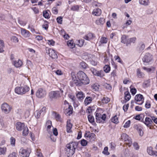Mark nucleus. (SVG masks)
<instances>
[{
	"mask_svg": "<svg viewBox=\"0 0 157 157\" xmlns=\"http://www.w3.org/2000/svg\"><path fill=\"white\" fill-rule=\"evenodd\" d=\"M88 118L89 121L90 122L92 123V122H94V117L93 116H92L90 115H89L88 116Z\"/></svg>",
	"mask_w": 157,
	"mask_h": 157,
	"instance_id": "48",
	"label": "nucleus"
},
{
	"mask_svg": "<svg viewBox=\"0 0 157 157\" xmlns=\"http://www.w3.org/2000/svg\"><path fill=\"white\" fill-rule=\"evenodd\" d=\"M91 71L94 75L101 78L102 77L104 76V72L103 71H97L93 68L91 69Z\"/></svg>",
	"mask_w": 157,
	"mask_h": 157,
	"instance_id": "11",
	"label": "nucleus"
},
{
	"mask_svg": "<svg viewBox=\"0 0 157 157\" xmlns=\"http://www.w3.org/2000/svg\"><path fill=\"white\" fill-rule=\"evenodd\" d=\"M63 92V91L60 90L59 91L51 92L49 94V96L51 98H56L61 96Z\"/></svg>",
	"mask_w": 157,
	"mask_h": 157,
	"instance_id": "6",
	"label": "nucleus"
},
{
	"mask_svg": "<svg viewBox=\"0 0 157 157\" xmlns=\"http://www.w3.org/2000/svg\"><path fill=\"white\" fill-rule=\"evenodd\" d=\"M71 10L74 11H78L79 10V6L78 5H74L71 7Z\"/></svg>",
	"mask_w": 157,
	"mask_h": 157,
	"instance_id": "41",
	"label": "nucleus"
},
{
	"mask_svg": "<svg viewBox=\"0 0 157 157\" xmlns=\"http://www.w3.org/2000/svg\"><path fill=\"white\" fill-rule=\"evenodd\" d=\"M16 153L15 152H13L12 153L10 154L8 157H16Z\"/></svg>",
	"mask_w": 157,
	"mask_h": 157,
	"instance_id": "61",
	"label": "nucleus"
},
{
	"mask_svg": "<svg viewBox=\"0 0 157 157\" xmlns=\"http://www.w3.org/2000/svg\"><path fill=\"white\" fill-rule=\"evenodd\" d=\"M36 155L37 157H43L42 154L38 150H37L36 152Z\"/></svg>",
	"mask_w": 157,
	"mask_h": 157,
	"instance_id": "62",
	"label": "nucleus"
},
{
	"mask_svg": "<svg viewBox=\"0 0 157 157\" xmlns=\"http://www.w3.org/2000/svg\"><path fill=\"white\" fill-rule=\"evenodd\" d=\"M41 114L40 113V112L39 110H36V111L34 113V115L37 119H39L40 118Z\"/></svg>",
	"mask_w": 157,
	"mask_h": 157,
	"instance_id": "38",
	"label": "nucleus"
},
{
	"mask_svg": "<svg viewBox=\"0 0 157 157\" xmlns=\"http://www.w3.org/2000/svg\"><path fill=\"white\" fill-rule=\"evenodd\" d=\"M144 98L143 96L140 94L136 95L135 97V103L139 105H141L144 102Z\"/></svg>",
	"mask_w": 157,
	"mask_h": 157,
	"instance_id": "7",
	"label": "nucleus"
},
{
	"mask_svg": "<svg viewBox=\"0 0 157 157\" xmlns=\"http://www.w3.org/2000/svg\"><path fill=\"white\" fill-rule=\"evenodd\" d=\"M77 98L79 100H82L83 99V94L82 92H79L76 95Z\"/></svg>",
	"mask_w": 157,
	"mask_h": 157,
	"instance_id": "30",
	"label": "nucleus"
},
{
	"mask_svg": "<svg viewBox=\"0 0 157 157\" xmlns=\"http://www.w3.org/2000/svg\"><path fill=\"white\" fill-rule=\"evenodd\" d=\"M84 40L83 39H80L77 41V45L80 47H82L83 45Z\"/></svg>",
	"mask_w": 157,
	"mask_h": 157,
	"instance_id": "34",
	"label": "nucleus"
},
{
	"mask_svg": "<svg viewBox=\"0 0 157 157\" xmlns=\"http://www.w3.org/2000/svg\"><path fill=\"white\" fill-rule=\"evenodd\" d=\"M67 44L68 46L71 48H73L75 47V44H74L73 43V42L72 41L70 40L69 41H68Z\"/></svg>",
	"mask_w": 157,
	"mask_h": 157,
	"instance_id": "35",
	"label": "nucleus"
},
{
	"mask_svg": "<svg viewBox=\"0 0 157 157\" xmlns=\"http://www.w3.org/2000/svg\"><path fill=\"white\" fill-rule=\"evenodd\" d=\"M11 39L12 41L16 43H18L19 41V40L17 37L15 36H11Z\"/></svg>",
	"mask_w": 157,
	"mask_h": 157,
	"instance_id": "44",
	"label": "nucleus"
},
{
	"mask_svg": "<svg viewBox=\"0 0 157 157\" xmlns=\"http://www.w3.org/2000/svg\"><path fill=\"white\" fill-rule=\"evenodd\" d=\"M52 13L55 14L58 13V10L56 7H54L52 9Z\"/></svg>",
	"mask_w": 157,
	"mask_h": 157,
	"instance_id": "58",
	"label": "nucleus"
},
{
	"mask_svg": "<svg viewBox=\"0 0 157 157\" xmlns=\"http://www.w3.org/2000/svg\"><path fill=\"white\" fill-rule=\"evenodd\" d=\"M63 18L61 17H57L56 20L57 22L60 24H61L62 22Z\"/></svg>",
	"mask_w": 157,
	"mask_h": 157,
	"instance_id": "53",
	"label": "nucleus"
},
{
	"mask_svg": "<svg viewBox=\"0 0 157 157\" xmlns=\"http://www.w3.org/2000/svg\"><path fill=\"white\" fill-rule=\"evenodd\" d=\"M110 70V67L109 65H105L104 67V71L105 73H108Z\"/></svg>",
	"mask_w": 157,
	"mask_h": 157,
	"instance_id": "37",
	"label": "nucleus"
},
{
	"mask_svg": "<svg viewBox=\"0 0 157 157\" xmlns=\"http://www.w3.org/2000/svg\"><path fill=\"white\" fill-rule=\"evenodd\" d=\"M30 151L28 149H24L23 148L20 149L19 152V155L23 157H28L29 156Z\"/></svg>",
	"mask_w": 157,
	"mask_h": 157,
	"instance_id": "8",
	"label": "nucleus"
},
{
	"mask_svg": "<svg viewBox=\"0 0 157 157\" xmlns=\"http://www.w3.org/2000/svg\"><path fill=\"white\" fill-rule=\"evenodd\" d=\"M139 3L140 4L144 6H147L149 3V0H139Z\"/></svg>",
	"mask_w": 157,
	"mask_h": 157,
	"instance_id": "32",
	"label": "nucleus"
},
{
	"mask_svg": "<svg viewBox=\"0 0 157 157\" xmlns=\"http://www.w3.org/2000/svg\"><path fill=\"white\" fill-rule=\"evenodd\" d=\"M151 147H148L147 148V152L150 155L157 156V151H153Z\"/></svg>",
	"mask_w": 157,
	"mask_h": 157,
	"instance_id": "16",
	"label": "nucleus"
},
{
	"mask_svg": "<svg viewBox=\"0 0 157 157\" xmlns=\"http://www.w3.org/2000/svg\"><path fill=\"white\" fill-rule=\"evenodd\" d=\"M21 35L25 37H28L30 36V33L26 29L21 28Z\"/></svg>",
	"mask_w": 157,
	"mask_h": 157,
	"instance_id": "17",
	"label": "nucleus"
},
{
	"mask_svg": "<svg viewBox=\"0 0 157 157\" xmlns=\"http://www.w3.org/2000/svg\"><path fill=\"white\" fill-rule=\"evenodd\" d=\"M46 94L45 90L42 89H39L36 92V95L38 98H41L44 97Z\"/></svg>",
	"mask_w": 157,
	"mask_h": 157,
	"instance_id": "10",
	"label": "nucleus"
},
{
	"mask_svg": "<svg viewBox=\"0 0 157 157\" xmlns=\"http://www.w3.org/2000/svg\"><path fill=\"white\" fill-rule=\"evenodd\" d=\"M137 75L138 77L141 78L144 76L143 74L140 71V69H138L137 71Z\"/></svg>",
	"mask_w": 157,
	"mask_h": 157,
	"instance_id": "40",
	"label": "nucleus"
},
{
	"mask_svg": "<svg viewBox=\"0 0 157 157\" xmlns=\"http://www.w3.org/2000/svg\"><path fill=\"white\" fill-rule=\"evenodd\" d=\"M6 147H0V155L5 154L6 151Z\"/></svg>",
	"mask_w": 157,
	"mask_h": 157,
	"instance_id": "46",
	"label": "nucleus"
},
{
	"mask_svg": "<svg viewBox=\"0 0 157 157\" xmlns=\"http://www.w3.org/2000/svg\"><path fill=\"white\" fill-rule=\"evenodd\" d=\"M22 135L23 136H26L28 134L29 130L27 126L25 127L23 129Z\"/></svg>",
	"mask_w": 157,
	"mask_h": 157,
	"instance_id": "26",
	"label": "nucleus"
},
{
	"mask_svg": "<svg viewBox=\"0 0 157 157\" xmlns=\"http://www.w3.org/2000/svg\"><path fill=\"white\" fill-rule=\"evenodd\" d=\"M131 121L130 120L128 121L124 124V128H128L129 127Z\"/></svg>",
	"mask_w": 157,
	"mask_h": 157,
	"instance_id": "50",
	"label": "nucleus"
},
{
	"mask_svg": "<svg viewBox=\"0 0 157 157\" xmlns=\"http://www.w3.org/2000/svg\"><path fill=\"white\" fill-rule=\"evenodd\" d=\"M1 108L2 111L6 114L9 113L11 109L10 106L6 103H4L2 104Z\"/></svg>",
	"mask_w": 157,
	"mask_h": 157,
	"instance_id": "9",
	"label": "nucleus"
},
{
	"mask_svg": "<svg viewBox=\"0 0 157 157\" xmlns=\"http://www.w3.org/2000/svg\"><path fill=\"white\" fill-rule=\"evenodd\" d=\"M107 39L104 37H102L100 41L101 44H106L107 42Z\"/></svg>",
	"mask_w": 157,
	"mask_h": 157,
	"instance_id": "39",
	"label": "nucleus"
},
{
	"mask_svg": "<svg viewBox=\"0 0 157 157\" xmlns=\"http://www.w3.org/2000/svg\"><path fill=\"white\" fill-rule=\"evenodd\" d=\"M50 11L48 10L44 11L43 12V16L44 18L48 19L50 17V16L49 14Z\"/></svg>",
	"mask_w": 157,
	"mask_h": 157,
	"instance_id": "25",
	"label": "nucleus"
},
{
	"mask_svg": "<svg viewBox=\"0 0 157 157\" xmlns=\"http://www.w3.org/2000/svg\"><path fill=\"white\" fill-rule=\"evenodd\" d=\"M78 145V142H72L67 144L66 145V153L69 156L72 155L75 152V149Z\"/></svg>",
	"mask_w": 157,
	"mask_h": 157,
	"instance_id": "2",
	"label": "nucleus"
},
{
	"mask_svg": "<svg viewBox=\"0 0 157 157\" xmlns=\"http://www.w3.org/2000/svg\"><path fill=\"white\" fill-rule=\"evenodd\" d=\"M95 135L93 133H89V138L90 139L92 140H94L95 138Z\"/></svg>",
	"mask_w": 157,
	"mask_h": 157,
	"instance_id": "49",
	"label": "nucleus"
},
{
	"mask_svg": "<svg viewBox=\"0 0 157 157\" xmlns=\"http://www.w3.org/2000/svg\"><path fill=\"white\" fill-rule=\"evenodd\" d=\"M48 54L50 57L52 59L57 58V56L55 50L50 49L48 50Z\"/></svg>",
	"mask_w": 157,
	"mask_h": 157,
	"instance_id": "15",
	"label": "nucleus"
},
{
	"mask_svg": "<svg viewBox=\"0 0 157 157\" xmlns=\"http://www.w3.org/2000/svg\"><path fill=\"white\" fill-rule=\"evenodd\" d=\"M141 118V116L140 115H137L136 116L134 117V119L139 121H140Z\"/></svg>",
	"mask_w": 157,
	"mask_h": 157,
	"instance_id": "63",
	"label": "nucleus"
},
{
	"mask_svg": "<svg viewBox=\"0 0 157 157\" xmlns=\"http://www.w3.org/2000/svg\"><path fill=\"white\" fill-rule=\"evenodd\" d=\"M121 139L122 140L125 142V143L130 147L132 144V141L131 138L126 133H123L121 136Z\"/></svg>",
	"mask_w": 157,
	"mask_h": 157,
	"instance_id": "5",
	"label": "nucleus"
},
{
	"mask_svg": "<svg viewBox=\"0 0 157 157\" xmlns=\"http://www.w3.org/2000/svg\"><path fill=\"white\" fill-rule=\"evenodd\" d=\"M144 123L148 127H150L151 126L152 123V119L148 117H146L145 118V121L144 122Z\"/></svg>",
	"mask_w": 157,
	"mask_h": 157,
	"instance_id": "20",
	"label": "nucleus"
},
{
	"mask_svg": "<svg viewBox=\"0 0 157 157\" xmlns=\"http://www.w3.org/2000/svg\"><path fill=\"white\" fill-rule=\"evenodd\" d=\"M72 107L71 105H69L68 107L65 110L64 113L67 115H70L72 113Z\"/></svg>",
	"mask_w": 157,
	"mask_h": 157,
	"instance_id": "22",
	"label": "nucleus"
},
{
	"mask_svg": "<svg viewBox=\"0 0 157 157\" xmlns=\"http://www.w3.org/2000/svg\"><path fill=\"white\" fill-rule=\"evenodd\" d=\"M133 128L134 129L138 131L139 129H140V125L135 124L134 125Z\"/></svg>",
	"mask_w": 157,
	"mask_h": 157,
	"instance_id": "64",
	"label": "nucleus"
},
{
	"mask_svg": "<svg viewBox=\"0 0 157 157\" xmlns=\"http://www.w3.org/2000/svg\"><path fill=\"white\" fill-rule=\"evenodd\" d=\"M95 23L98 25L101 26L105 23V19L103 17H100L97 19Z\"/></svg>",
	"mask_w": 157,
	"mask_h": 157,
	"instance_id": "18",
	"label": "nucleus"
},
{
	"mask_svg": "<svg viewBox=\"0 0 157 157\" xmlns=\"http://www.w3.org/2000/svg\"><path fill=\"white\" fill-rule=\"evenodd\" d=\"M111 121L112 122L116 124L119 122L118 118L116 115L113 117L111 119Z\"/></svg>",
	"mask_w": 157,
	"mask_h": 157,
	"instance_id": "33",
	"label": "nucleus"
},
{
	"mask_svg": "<svg viewBox=\"0 0 157 157\" xmlns=\"http://www.w3.org/2000/svg\"><path fill=\"white\" fill-rule=\"evenodd\" d=\"M53 114L55 116V118L56 121H61V118L60 115L57 114L56 112H53Z\"/></svg>",
	"mask_w": 157,
	"mask_h": 157,
	"instance_id": "28",
	"label": "nucleus"
},
{
	"mask_svg": "<svg viewBox=\"0 0 157 157\" xmlns=\"http://www.w3.org/2000/svg\"><path fill=\"white\" fill-rule=\"evenodd\" d=\"M130 92L133 95H134L136 92V90L135 88H131Z\"/></svg>",
	"mask_w": 157,
	"mask_h": 157,
	"instance_id": "59",
	"label": "nucleus"
},
{
	"mask_svg": "<svg viewBox=\"0 0 157 157\" xmlns=\"http://www.w3.org/2000/svg\"><path fill=\"white\" fill-rule=\"evenodd\" d=\"M99 86L96 84H94L92 86V89L94 91H97L99 89Z\"/></svg>",
	"mask_w": 157,
	"mask_h": 157,
	"instance_id": "45",
	"label": "nucleus"
},
{
	"mask_svg": "<svg viewBox=\"0 0 157 157\" xmlns=\"http://www.w3.org/2000/svg\"><path fill=\"white\" fill-rule=\"evenodd\" d=\"M87 141L84 139H82L81 140V144L82 146H85L87 144Z\"/></svg>",
	"mask_w": 157,
	"mask_h": 157,
	"instance_id": "52",
	"label": "nucleus"
},
{
	"mask_svg": "<svg viewBox=\"0 0 157 157\" xmlns=\"http://www.w3.org/2000/svg\"><path fill=\"white\" fill-rule=\"evenodd\" d=\"M80 65L82 68L86 69L87 67L86 64L84 62H82L80 63Z\"/></svg>",
	"mask_w": 157,
	"mask_h": 157,
	"instance_id": "55",
	"label": "nucleus"
},
{
	"mask_svg": "<svg viewBox=\"0 0 157 157\" xmlns=\"http://www.w3.org/2000/svg\"><path fill=\"white\" fill-rule=\"evenodd\" d=\"M41 114V115H44L46 113V108L45 107H43L41 109L39 110Z\"/></svg>",
	"mask_w": 157,
	"mask_h": 157,
	"instance_id": "43",
	"label": "nucleus"
},
{
	"mask_svg": "<svg viewBox=\"0 0 157 157\" xmlns=\"http://www.w3.org/2000/svg\"><path fill=\"white\" fill-rule=\"evenodd\" d=\"M13 63L14 66L17 68L21 67L23 64L22 61L20 59L13 60Z\"/></svg>",
	"mask_w": 157,
	"mask_h": 157,
	"instance_id": "14",
	"label": "nucleus"
},
{
	"mask_svg": "<svg viewBox=\"0 0 157 157\" xmlns=\"http://www.w3.org/2000/svg\"><path fill=\"white\" fill-rule=\"evenodd\" d=\"M71 74L72 81L71 82L73 86H81L82 85H86L89 83V79L86 75L82 71H80L77 73V77L73 72H72Z\"/></svg>",
	"mask_w": 157,
	"mask_h": 157,
	"instance_id": "1",
	"label": "nucleus"
},
{
	"mask_svg": "<svg viewBox=\"0 0 157 157\" xmlns=\"http://www.w3.org/2000/svg\"><path fill=\"white\" fill-rule=\"evenodd\" d=\"M101 10L99 8L94 10L92 12V14L96 16H100L101 14Z\"/></svg>",
	"mask_w": 157,
	"mask_h": 157,
	"instance_id": "23",
	"label": "nucleus"
},
{
	"mask_svg": "<svg viewBox=\"0 0 157 157\" xmlns=\"http://www.w3.org/2000/svg\"><path fill=\"white\" fill-rule=\"evenodd\" d=\"M136 40V38L135 37H133L132 38H130L129 39H128V43L127 44V46H128L129 45H130L131 43H135V41Z\"/></svg>",
	"mask_w": 157,
	"mask_h": 157,
	"instance_id": "29",
	"label": "nucleus"
},
{
	"mask_svg": "<svg viewBox=\"0 0 157 157\" xmlns=\"http://www.w3.org/2000/svg\"><path fill=\"white\" fill-rule=\"evenodd\" d=\"M102 153L106 155H108L109 154V153L108 152V147H105Z\"/></svg>",
	"mask_w": 157,
	"mask_h": 157,
	"instance_id": "47",
	"label": "nucleus"
},
{
	"mask_svg": "<svg viewBox=\"0 0 157 157\" xmlns=\"http://www.w3.org/2000/svg\"><path fill=\"white\" fill-rule=\"evenodd\" d=\"M33 101V100L32 97L30 98L27 100L26 103L27 104H31Z\"/></svg>",
	"mask_w": 157,
	"mask_h": 157,
	"instance_id": "51",
	"label": "nucleus"
},
{
	"mask_svg": "<svg viewBox=\"0 0 157 157\" xmlns=\"http://www.w3.org/2000/svg\"><path fill=\"white\" fill-rule=\"evenodd\" d=\"M133 146L134 148L136 150H138L139 148V146L138 143L136 142L134 143L133 144Z\"/></svg>",
	"mask_w": 157,
	"mask_h": 157,
	"instance_id": "54",
	"label": "nucleus"
},
{
	"mask_svg": "<svg viewBox=\"0 0 157 157\" xmlns=\"http://www.w3.org/2000/svg\"><path fill=\"white\" fill-rule=\"evenodd\" d=\"M152 59V55L149 53H146L143 59V62L146 63L150 62Z\"/></svg>",
	"mask_w": 157,
	"mask_h": 157,
	"instance_id": "12",
	"label": "nucleus"
},
{
	"mask_svg": "<svg viewBox=\"0 0 157 157\" xmlns=\"http://www.w3.org/2000/svg\"><path fill=\"white\" fill-rule=\"evenodd\" d=\"M95 117L96 121L98 123H101L105 120L106 116L105 114L101 115L100 113H96Z\"/></svg>",
	"mask_w": 157,
	"mask_h": 157,
	"instance_id": "4",
	"label": "nucleus"
},
{
	"mask_svg": "<svg viewBox=\"0 0 157 157\" xmlns=\"http://www.w3.org/2000/svg\"><path fill=\"white\" fill-rule=\"evenodd\" d=\"M124 95L125 100L127 101H129L131 98V96L129 92L128 91H127L124 93Z\"/></svg>",
	"mask_w": 157,
	"mask_h": 157,
	"instance_id": "27",
	"label": "nucleus"
},
{
	"mask_svg": "<svg viewBox=\"0 0 157 157\" xmlns=\"http://www.w3.org/2000/svg\"><path fill=\"white\" fill-rule=\"evenodd\" d=\"M30 88L27 85H24L21 87H16L15 89V92L18 94L23 95L28 92Z\"/></svg>",
	"mask_w": 157,
	"mask_h": 157,
	"instance_id": "3",
	"label": "nucleus"
},
{
	"mask_svg": "<svg viewBox=\"0 0 157 157\" xmlns=\"http://www.w3.org/2000/svg\"><path fill=\"white\" fill-rule=\"evenodd\" d=\"M102 101L103 103H108L109 101V99L108 97H105L103 98L101 100Z\"/></svg>",
	"mask_w": 157,
	"mask_h": 157,
	"instance_id": "42",
	"label": "nucleus"
},
{
	"mask_svg": "<svg viewBox=\"0 0 157 157\" xmlns=\"http://www.w3.org/2000/svg\"><path fill=\"white\" fill-rule=\"evenodd\" d=\"M68 96L73 101H75L76 98L73 95L69 94L68 95Z\"/></svg>",
	"mask_w": 157,
	"mask_h": 157,
	"instance_id": "60",
	"label": "nucleus"
},
{
	"mask_svg": "<svg viewBox=\"0 0 157 157\" xmlns=\"http://www.w3.org/2000/svg\"><path fill=\"white\" fill-rule=\"evenodd\" d=\"M128 36L125 35H122L121 37V42L123 44H126V46H127V44L128 41Z\"/></svg>",
	"mask_w": 157,
	"mask_h": 157,
	"instance_id": "21",
	"label": "nucleus"
},
{
	"mask_svg": "<svg viewBox=\"0 0 157 157\" xmlns=\"http://www.w3.org/2000/svg\"><path fill=\"white\" fill-rule=\"evenodd\" d=\"M4 47V42L3 40L0 39V52L3 51V48Z\"/></svg>",
	"mask_w": 157,
	"mask_h": 157,
	"instance_id": "36",
	"label": "nucleus"
},
{
	"mask_svg": "<svg viewBox=\"0 0 157 157\" xmlns=\"http://www.w3.org/2000/svg\"><path fill=\"white\" fill-rule=\"evenodd\" d=\"M72 126V124L71 123L70 120H68L67 123V132L68 133H70L72 132L71 128Z\"/></svg>",
	"mask_w": 157,
	"mask_h": 157,
	"instance_id": "19",
	"label": "nucleus"
},
{
	"mask_svg": "<svg viewBox=\"0 0 157 157\" xmlns=\"http://www.w3.org/2000/svg\"><path fill=\"white\" fill-rule=\"evenodd\" d=\"M16 129L18 131H21L25 127L24 123L20 122H17L15 124Z\"/></svg>",
	"mask_w": 157,
	"mask_h": 157,
	"instance_id": "13",
	"label": "nucleus"
},
{
	"mask_svg": "<svg viewBox=\"0 0 157 157\" xmlns=\"http://www.w3.org/2000/svg\"><path fill=\"white\" fill-rule=\"evenodd\" d=\"M92 101V98L91 97H86L84 101V103L85 105H88Z\"/></svg>",
	"mask_w": 157,
	"mask_h": 157,
	"instance_id": "31",
	"label": "nucleus"
},
{
	"mask_svg": "<svg viewBox=\"0 0 157 157\" xmlns=\"http://www.w3.org/2000/svg\"><path fill=\"white\" fill-rule=\"evenodd\" d=\"M31 9L33 10L35 13L37 14L39 13V10L36 7H35L31 8Z\"/></svg>",
	"mask_w": 157,
	"mask_h": 157,
	"instance_id": "57",
	"label": "nucleus"
},
{
	"mask_svg": "<svg viewBox=\"0 0 157 157\" xmlns=\"http://www.w3.org/2000/svg\"><path fill=\"white\" fill-rule=\"evenodd\" d=\"M10 143L11 144L13 145H14L15 143V139L13 137L10 138Z\"/></svg>",
	"mask_w": 157,
	"mask_h": 157,
	"instance_id": "56",
	"label": "nucleus"
},
{
	"mask_svg": "<svg viewBox=\"0 0 157 157\" xmlns=\"http://www.w3.org/2000/svg\"><path fill=\"white\" fill-rule=\"evenodd\" d=\"M93 37V34L92 33H90L85 35L83 37V38L86 40L89 41L91 40Z\"/></svg>",
	"mask_w": 157,
	"mask_h": 157,
	"instance_id": "24",
	"label": "nucleus"
}]
</instances>
